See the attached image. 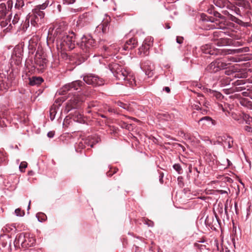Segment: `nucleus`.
I'll return each instance as SVG.
<instances>
[{
  "label": "nucleus",
  "instance_id": "nucleus-46",
  "mask_svg": "<svg viewBox=\"0 0 252 252\" xmlns=\"http://www.w3.org/2000/svg\"><path fill=\"white\" fill-rule=\"evenodd\" d=\"M249 50L248 47H245L242 48H240L236 50V53H242V52H247Z\"/></svg>",
  "mask_w": 252,
  "mask_h": 252
},
{
  "label": "nucleus",
  "instance_id": "nucleus-42",
  "mask_svg": "<svg viewBox=\"0 0 252 252\" xmlns=\"http://www.w3.org/2000/svg\"><path fill=\"white\" fill-rule=\"evenodd\" d=\"M15 215L17 216L22 217L25 215V212L22 211L20 208L16 209L15 210Z\"/></svg>",
  "mask_w": 252,
  "mask_h": 252
},
{
  "label": "nucleus",
  "instance_id": "nucleus-64",
  "mask_svg": "<svg viewBox=\"0 0 252 252\" xmlns=\"http://www.w3.org/2000/svg\"><path fill=\"white\" fill-rule=\"evenodd\" d=\"M165 28L167 29H169L170 28V27L169 25V24H166L165 25Z\"/></svg>",
  "mask_w": 252,
  "mask_h": 252
},
{
  "label": "nucleus",
  "instance_id": "nucleus-63",
  "mask_svg": "<svg viewBox=\"0 0 252 252\" xmlns=\"http://www.w3.org/2000/svg\"><path fill=\"white\" fill-rule=\"evenodd\" d=\"M57 8L59 11H61L62 6L60 4H58L57 6Z\"/></svg>",
  "mask_w": 252,
  "mask_h": 252
},
{
  "label": "nucleus",
  "instance_id": "nucleus-27",
  "mask_svg": "<svg viewBox=\"0 0 252 252\" xmlns=\"http://www.w3.org/2000/svg\"><path fill=\"white\" fill-rule=\"evenodd\" d=\"M17 230L16 227L13 224H6L2 228L3 233H15Z\"/></svg>",
  "mask_w": 252,
  "mask_h": 252
},
{
  "label": "nucleus",
  "instance_id": "nucleus-43",
  "mask_svg": "<svg viewBox=\"0 0 252 252\" xmlns=\"http://www.w3.org/2000/svg\"><path fill=\"white\" fill-rule=\"evenodd\" d=\"M27 167V163L25 161H22L21 162L19 165V169L22 172L24 171V169Z\"/></svg>",
  "mask_w": 252,
  "mask_h": 252
},
{
  "label": "nucleus",
  "instance_id": "nucleus-45",
  "mask_svg": "<svg viewBox=\"0 0 252 252\" xmlns=\"http://www.w3.org/2000/svg\"><path fill=\"white\" fill-rule=\"evenodd\" d=\"M76 0H63V3L64 5H69L73 4Z\"/></svg>",
  "mask_w": 252,
  "mask_h": 252
},
{
  "label": "nucleus",
  "instance_id": "nucleus-35",
  "mask_svg": "<svg viewBox=\"0 0 252 252\" xmlns=\"http://www.w3.org/2000/svg\"><path fill=\"white\" fill-rule=\"evenodd\" d=\"M201 17L202 21L204 22H211L212 23L215 22V18L212 17H208L204 14H202Z\"/></svg>",
  "mask_w": 252,
  "mask_h": 252
},
{
  "label": "nucleus",
  "instance_id": "nucleus-25",
  "mask_svg": "<svg viewBox=\"0 0 252 252\" xmlns=\"http://www.w3.org/2000/svg\"><path fill=\"white\" fill-rule=\"evenodd\" d=\"M207 108H201L199 112L194 111L192 113V117L195 121H197V117H200L202 115H206L209 111V110L207 109Z\"/></svg>",
  "mask_w": 252,
  "mask_h": 252
},
{
  "label": "nucleus",
  "instance_id": "nucleus-32",
  "mask_svg": "<svg viewBox=\"0 0 252 252\" xmlns=\"http://www.w3.org/2000/svg\"><path fill=\"white\" fill-rule=\"evenodd\" d=\"M230 19L236 23L237 24L241 25V26H244V27H247L248 26V23H245L243 21H242V20L238 19L237 18L235 17V16H231V18H230Z\"/></svg>",
  "mask_w": 252,
  "mask_h": 252
},
{
  "label": "nucleus",
  "instance_id": "nucleus-22",
  "mask_svg": "<svg viewBox=\"0 0 252 252\" xmlns=\"http://www.w3.org/2000/svg\"><path fill=\"white\" fill-rule=\"evenodd\" d=\"M196 101L200 106H203L206 108H208L209 102L206 100V98L203 95L198 94L196 97Z\"/></svg>",
  "mask_w": 252,
  "mask_h": 252
},
{
  "label": "nucleus",
  "instance_id": "nucleus-54",
  "mask_svg": "<svg viewBox=\"0 0 252 252\" xmlns=\"http://www.w3.org/2000/svg\"><path fill=\"white\" fill-rule=\"evenodd\" d=\"M193 108L194 109H195L197 110L196 112H199L201 107L199 104V105L195 104L193 106Z\"/></svg>",
  "mask_w": 252,
  "mask_h": 252
},
{
  "label": "nucleus",
  "instance_id": "nucleus-53",
  "mask_svg": "<svg viewBox=\"0 0 252 252\" xmlns=\"http://www.w3.org/2000/svg\"><path fill=\"white\" fill-rule=\"evenodd\" d=\"M245 130L249 132H252V127L247 126H245Z\"/></svg>",
  "mask_w": 252,
  "mask_h": 252
},
{
  "label": "nucleus",
  "instance_id": "nucleus-48",
  "mask_svg": "<svg viewBox=\"0 0 252 252\" xmlns=\"http://www.w3.org/2000/svg\"><path fill=\"white\" fill-rule=\"evenodd\" d=\"M50 119L52 121H53L55 118V110L54 109L51 108L50 110Z\"/></svg>",
  "mask_w": 252,
  "mask_h": 252
},
{
  "label": "nucleus",
  "instance_id": "nucleus-14",
  "mask_svg": "<svg viewBox=\"0 0 252 252\" xmlns=\"http://www.w3.org/2000/svg\"><path fill=\"white\" fill-rule=\"evenodd\" d=\"M153 38L151 37H147L144 41L143 44L139 49L140 54H146L149 48L152 46Z\"/></svg>",
  "mask_w": 252,
  "mask_h": 252
},
{
  "label": "nucleus",
  "instance_id": "nucleus-44",
  "mask_svg": "<svg viewBox=\"0 0 252 252\" xmlns=\"http://www.w3.org/2000/svg\"><path fill=\"white\" fill-rule=\"evenodd\" d=\"M231 116L234 120H235L237 121L241 122L242 119H241L240 116L238 115L237 114H236L234 113H232L231 114Z\"/></svg>",
  "mask_w": 252,
  "mask_h": 252
},
{
  "label": "nucleus",
  "instance_id": "nucleus-58",
  "mask_svg": "<svg viewBox=\"0 0 252 252\" xmlns=\"http://www.w3.org/2000/svg\"><path fill=\"white\" fill-rule=\"evenodd\" d=\"M47 136L49 138H52L54 137V132H53V131H49V132H48L47 133Z\"/></svg>",
  "mask_w": 252,
  "mask_h": 252
},
{
  "label": "nucleus",
  "instance_id": "nucleus-41",
  "mask_svg": "<svg viewBox=\"0 0 252 252\" xmlns=\"http://www.w3.org/2000/svg\"><path fill=\"white\" fill-rule=\"evenodd\" d=\"M242 94L244 96L250 97L252 99V91L248 89L246 91L243 92Z\"/></svg>",
  "mask_w": 252,
  "mask_h": 252
},
{
  "label": "nucleus",
  "instance_id": "nucleus-4",
  "mask_svg": "<svg viewBox=\"0 0 252 252\" xmlns=\"http://www.w3.org/2000/svg\"><path fill=\"white\" fill-rule=\"evenodd\" d=\"M96 46V42L91 35H84L81 38L80 47L85 53V57H88L91 54H93V50Z\"/></svg>",
  "mask_w": 252,
  "mask_h": 252
},
{
  "label": "nucleus",
  "instance_id": "nucleus-60",
  "mask_svg": "<svg viewBox=\"0 0 252 252\" xmlns=\"http://www.w3.org/2000/svg\"><path fill=\"white\" fill-rule=\"evenodd\" d=\"M4 125L3 121L0 118V127H3Z\"/></svg>",
  "mask_w": 252,
  "mask_h": 252
},
{
  "label": "nucleus",
  "instance_id": "nucleus-51",
  "mask_svg": "<svg viewBox=\"0 0 252 252\" xmlns=\"http://www.w3.org/2000/svg\"><path fill=\"white\" fill-rule=\"evenodd\" d=\"M163 177H164V173L163 172H159V181L160 184L163 183Z\"/></svg>",
  "mask_w": 252,
  "mask_h": 252
},
{
  "label": "nucleus",
  "instance_id": "nucleus-11",
  "mask_svg": "<svg viewBox=\"0 0 252 252\" xmlns=\"http://www.w3.org/2000/svg\"><path fill=\"white\" fill-rule=\"evenodd\" d=\"M26 237V233H21L17 234L13 242L14 247L15 248H18L21 246L22 248H24Z\"/></svg>",
  "mask_w": 252,
  "mask_h": 252
},
{
  "label": "nucleus",
  "instance_id": "nucleus-49",
  "mask_svg": "<svg viewBox=\"0 0 252 252\" xmlns=\"http://www.w3.org/2000/svg\"><path fill=\"white\" fill-rule=\"evenodd\" d=\"M213 15L215 17H218V18H220V19H224V17L223 16L221 15L220 13L219 12H217V11H215Z\"/></svg>",
  "mask_w": 252,
  "mask_h": 252
},
{
  "label": "nucleus",
  "instance_id": "nucleus-61",
  "mask_svg": "<svg viewBox=\"0 0 252 252\" xmlns=\"http://www.w3.org/2000/svg\"><path fill=\"white\" fill-rule=\"evenodd\" d=\"M147 224L149 226H154V222L152 221H149V223H148Z\"/></svg>",
  "mask_w": 252,
  "mask_h": 252
},
{
  "label": "nucleus",
  "instance_id": "nucleus-50",
  "mask_svg": "<svg viewBox=\"0 0 252 252\" xmlns=\"http://www.w3.org/2000/svg\"><path fill=\"white\" fill-rule=\"evenodd\" d=\"M194 246L198 248V249H199L200 250L203 249L204 248H205V247H206V246L205 245L200 244L198 243H195L194 244Z\"/></svg>",
  "mask_w": 252,
  "mask_h": 252
},
{
  "label": "nucleus",
  "instance_id": "nucleus-62",
  "mask_svg": "<svg viewBox=\"0 0 252 252\" xmlns=\"http://www.w3.org/2000/svg\"><path fill=\"white\" fill-rule=\"evenodd\" d=\"M219 191L221 194H227V192L225 190H220Z\"/></svg>",
  "mask_w": 252,
  "mask_h": 252
},
{
  "label": "nucleus",
  "instance_id": "nucleus-29",
  "mask_svg": "<svg viewBox=\"0 0 252 252\" xmlns=\"http://www.w3.org/2000/svg\"><path fill=\"white\" fill-rule=\"evenodd\" d=\"M35 240L32 237H30L28 233H27L26 239L25 242L24 248H27L33 246Z\"/></svg>",
  "mask_w": 252,
  "mask_h": 252
},
{
  "label": "nucleus",
  "instance_id": "nucleus-34",
  "mask_svg": "<svg viewBox=\"0 0 252 252\" xmlns=\"http://www.w3.org/2000/svg\"><path fill=\"white\" fill-rule=\"evenodd\" d=\"M236 4L244 8L249 7V2L246 0H238Z\"/></svg>",
  "mask_w": 252,
  "mask_h": 252
},
{
  "label": "nucleus",
  "instance_id": "nucleus-18",
  "mask_svg": "<svg viewBox=\"0 0 252 252\" xmlns=\"http://www.w3.org/2000/svg\"><path fill=\"white\" fill-rule=\"evenodd\" d=\"M0 27L3 29V32H10L13 28L9 19H2L0 21Z\"/></svg>",
  "mask_w": 252,
  "mask_h": 252
},
{
  "label": "nucleus",
  "instance_id": "nucleus-23",
  "mask_svg": "<svg viewBox=\"0 0 252 252\" xmlns=\"http://www.w3.org/2000/svg\"><path fill=\"white\" fill-rule=\"evenodd\" d=\"M29 84L31 86L39 85L43 82V79L41 77H32L29 78Z\"/></svg>",
  "mask_w": 252,
  "mask_h": 252
},
{
  "label": "nucleus",
  "instance_id": "nucleus-21",
  "mask_svg": "<svg viewBox=\"0 0 252 252\" xmlns=\"http://www.w3.org/2000/svg\"><path fill=\"white\" fill-rule=\"evenodd\" d=\"M137 44V41L134 38H131L127 40L124 45V50H128L134 48Z\"/></svg>",
  "mask_w": 252,
  "mask_h": 252
},
{
  "label": "nucleus",
  "instance_id": "nucleus-31",
  "mask_svg": "<svg viewBox=\"0 0 252 252\" xmlns=\"http://www.w3.org/2000/svg\"><path fill=\"white\" fill-rule=\"evenodd\" d=\"M118 106L123 108V109L126 110L127 111H130L131 107L128 104L123 103L121 101H118L116 102Z\"/></svg>",
  "mask_w": 252,
  "mask_h": 252
},
{
  "label": "nucleus",
  "instance_id": "nucleus-26",
  "mask_svg": "<svg viewBox=\"0 0 252 252\" xmlns=\"http://www.w3.org/2000/svg\"><path fill=\"white\" fill-rule=\"evenodd\" d=\"M72 119L74 121L79 123H84L85 122L83 115L77 111H75L74 114L72 115Z\"/></svg>",
  "mask_w": 252,
  "mask_h": 252
},
{
  "label": "nucleus",
  "instance_id": "nucleus-24",
  "mask_svg": "<svg viewBox=\"0 0 252 252\" xmlns=\"http://www.w3.org/2000/svg\"><path fill=\"white\" fill-rule=\"evenodd\" d=\"M213 3L220 8H223L229 6V1L228 0H213Z\"/></svg>",
  "mask_w": 252,
  "mask_h": 252
},
{
  "label": "nucleus",
  "instance_id": "nucleus-59",
  "mask_svg": "<svg viewBox=\"0 0 252 252\" xmlns=\"http://www.w3.org/2000/svg\"><path fill=\"white\" fill-rule=\"evenodd\" d=\"M163 91H165L167 93H169L170 92V89L168 87H165L163 88Z\"/></svg>",
  "mask_w": 252,
  "mask_h": 252
},
{
  "label": "nucleus",
  "instance_id": "nucleus-15",
  "mask_svg": "<svg viewBox=\"0 0 252 252\" xmlns=\"http://www.w3.org/2000/svg\"><path fill=\"white\" fill-rule=\"evenodd\" d=\"M34 63L36 67L39 66L38 69H43L46 66L47 60L42 56L36 54L34 58Z\"/></svg>",
  "mask_w": 252,
  "mask_h": 252
},
{
  "label": "nucleus",
  "instance_id": "nucleus-36",
  "mask_svg": "<svg viewBox=\"0 0 252 252\" xmlns=\"http://www.w3.org/2000/svg\"><path fill=\"white\" fill-rule=\"evenodd\" d=\"M26 5L24 0H17L15 7L18 9L22 8Z\"/></svg>",
  "mask_w": 252,
  "mask_h": 252
},
{
  "label": "nucleus",
  "instance_id": "nucleus-33",
  "mask_svg": "<svg viewBox=\"0 0 252 252\" xmlns=\"http://www.w3.org/2000/svg\"><path fill=\"white\" fill-rule=\"evenodd\" d=\"M198 123V124H200L201 123H202V125H205V122H211L212 121V119L211 117L209 116H204L201 117L197 121Z\"/></svg>",
  "mask_w": 252,
  "mask_h": 252
},
{
  "label": "nucleus",
  "instance_id": "nucleus-40",
  "mask_svg": "<svg viewBox=\"0 0 252 252\" xmlns=\"http://www.w3.org/2000/svg\"><path fill=\"white\" fill-rule=\"evenodd\" d=\"M6 157L3 152L0 151V164L4 163L6 160Z\"/></svg>",
  "mask_w": 252,
  "mask_h": 252
},
{
  "label": "nucleus",
  "instance_id": "nucleus-19",
  "mask_svg": "<svg viewBox=\"0 0 252 252\" xmlns=\"http://www.w3.org/2000/svg\"><path fill=\"white\" fill-rule=\"evenodd\" d=\"M201 50L202 53L205 54H209L211 55H217L219 53V51L212 48L211 46L209 44H206L201 47Z\"/></svg>",
  "mask_w": 252,
  "mask_h": 252
},
{
  "label": "nucleus",
  "instance_id": "nucleus-39",
  "mask_svg": "<svg viewBox=\"0 0 252 252\" xmlns=\"http://www.w3.org/2000/svg\"><path fill=\"white\" fill-rule=\"evenodd\" d=\"M36 217L37 218L38 220L40 222H42L45 220V218H46V216L43 213H38L36 214Z\"/></svg>",
  "mask_w": 252,
  "mask_h": 252
},
{
  "label": "nucleus",
  "instance_id": "nucleus-5",
  "mask_svg": "<svg viewBox=\"0 0 252 252\" xmlns=\"http://www.w3.org/2000/svg\"><path fill=\"white\" fill-rule=\"evenodd\" d=\"M228 64L224 63L222 60L218 59L214 60L205 68V72L215 73L227 67Z\"/></svg>",
  "mask_w": 252,
  "mask_h": 252
},
{
  "label": "nucleus",
  "instance_id": "nucleus-30",
  "mask_svg": "<svg viewBox=\"0 0 252 252\" xmlns=\"http://www.w3.org/2000/svg\"><path fill=\"white\" fill-rule=\"evenodd\" d=\"M6 13V7L4 3L0 4V21L4 18Z\"/></svg>",
  "mask_w": 252,
  "mask_h": 252
},
{
  "label": "nucleus",
  "instance_id": "nucleus-8",
  "mask_svg": "<svg viewBox=\"0 0 252 252\" xmlns=\"http://www.w3.org/2000/svg\"><path fill=\"white\" fill-rule=\"evenodd\" d=\"M82 102L83 100L78 95L74 94L67 103L66 106L68 108V111L73 109L78 108Z\"/></svg>",
  "mask_w": 252,
  "mask_h": 252
},
{
  "label": "nucleus",
  "instance_id": "nucleus-52",
  "mask_svg": "<svg viewBox=\"0 0 252 252\" xmlns=\"http://www.w3.org/2000/svg\"><path fill=\"white\" fill-rule=\"evenodd\" d=\"M215 11L216 10H215L214 6H212L207 10V11L209 13L213 15L214 14Z\"/></svg>",
  "mask_w": 252,
  "mask_h": 252
},
{
  "label": "nucleus",
  "instance_id": "nucleus-17",
  "mask_svg": "<svg viewBox=\"0 0 252 252\" xmlns=\"http://www.w3.org/2000/svg\"><path fill=\"white\" fill-rule=\"evenodd\" d=\"M226 7L229 9V11L224 10L223 11V13L225 15H228L230 17V18H231V16H234V14H236V15H240L241 14L239 8L234 5H230V3H229V6Z\"/></svg>",
  "mask_w": 252,
  "mask_h": 252
},
{
  "label": "nucleus",
  "instance_id": "nucleus-2",
  "mask_svg": "<svg viewBox=\"0 0 252 252\" xmlns=\"http://www.w3.org/2000/svg\"><path fill=\"white\" fill-rule=\"evenodd\" d=\"M109 68L117 80L124 81L126 84H128L131 86L136 85V81L133 75L119 64L113 63L111 64Z\"/></svg>",
  "mask_w": 252,
  "mask_h": 252
},
{
  "label": "nucleus",
  "instance_id": "nucleus-6",
  "mask_svg": "<svg viewBox=\"0 0 252 252\" xmlns=\"http://www.w3.org/2000/svg\"><path fill=\"white\" fill-rule=\"evenodd\" d=\"M83 84L84 83L80 80L72 82L63 86L59 91V93L60 94L64 95L69 91L71 92L69 94L72 93L73 91H79V90H81Z\"/></svg>",
  "mask_w": 252,
  "mask_h": 252
},
{
  "label": "nucleus",
  "instance_id": "nucleus-57",
  "mask_svg": "<svg viewBox=\"0 0 252 252\" xmlns=\"http://www.w3.org/2000/svg\"><path fill=\"white\" fill-rule=\"evenodd\" d=\"M94 105L93 103H90L88 104V109L87 110V113H90L91 112V110L90 109L92 107H94Z\"/></svg>",
  "mask_w": 252,
  "mask_h": 252
},
{
  "label": "nucleus",
  "instance_id": "nucleus-3",
  "mask_svg": "<svg viewBox=\"0 0 252 252\" xmlns=\"http://www.w3.org/2000/svg\"><path fill=\"white\" fill-rule=\"evenodd\" d=\"M76 36L73 32L64 34L61 38L58 46L63 51L71 50L74 48Z\"/></svg>",
  "mask_w": 252,
  "mask_h": 252
},
{
  "label": "nucleus",
  "instance_id": "nucleus-13",
  "mask_svg": "<svg viewBox=\"0 0 252 252\" xmlns=\"http://www.w3.org/2000/svg\"><path fill=\"white\" fill-rule=\"evenodd\" d=\"M22 54L19 49H15L11 55V62L16 65H19L22 62Z\"/></svg>",
  "mask_w": 252,
  "mask_h": 252
},
{
  "label": "nucleus",
  "instance_id": "nucleus-1",
  "mask_svg": "<svg viewBox=\"0 0 252 252\" xmlns=\"http://www.w3.org/2000/svg\"><path fill=\"white\" fill-rule=\"evenodd\" d=\"M52 3V0H46L42 4L35 6V8L32 9V13H29L27 16L26 21L28 25H29L31 23V25L34 27L40 25L45 15L43 10L45 9L49 5H51Z\"/></svg>",
  "mask_w": 252,
  "mask_h": 252
},
{
  "label": "nucleus",
  "instance_id": "nucleus-16",
  "mask_svg": "<svg viewBox=\"0 0 252 252\" xmlns=\"http://www.w3.org/2000/svg\"><path fill=\"white\" fill-rule=\"evenodd\" d=\"M0 245L3 248H6L8 250H11V240L9 235H0Z\"/></svg>",
  "mask_w": 252,
  "mask_h": 252
},
{
  "label": "nucleus",
  "instance_id": "nucleus-56",
  "mask_svg": "<svg viewBox=\"0 0 252 252\" xmlns=\"http://www.w3.org/2000/svg\"><path fill=\"white\" fill-rule=\"evenodd\" d=\"M29 27V25L28 26V23L26 21V20L25 21V23L23 24V26H22V29L23 30H27V28Z\"/></svg>",
  "mask_w": 252,
  "mask_h": 252
},
{
  "label": "nucleus",
  "instance_id": "nucleus-55",
  "mask_svg": "<svg viewBox=\"0 0 252 252\" xmlns=\"http://www.w3.org/2000/svg\"><path fill=\"white\" fill-rule=\"evenodd\" d=\"M183 38L182 37L177 36L176 38V42L179 44H181L183 42Z\"/></svg>",
  "mask_w": 252,
  "mask_h": 252
},
{
  "label": "nucleus",
  "instance_id": "nucleus-38",
  "mask_svg": "<svg viewBox=\"0 0 252 252\" xmlns=\"http://www.w3.org/2000/svg\"><path fill=\"white\" fill-rule=\"evenodd\" d=\"M173 168L176 170L179 174H181L182 173V168L180 164L178 163L174 164L173 165Z\"/></svg>",
  "mask_w": 252,
  "mask_h": 252
},
{
  "label": "nucleus",
  "instance_id": "nucleus-28",
  "mask_svg": "<svg viewBox=\"0 0 252 252\" xmlns=\"http://www.w3.org/2000/svg\"><path fill=\"white\" fill-rule=\"evenodd\" d=\"M240 103L242 106L249 109H252V101L247 98H243L240 99Z\"/></svg>",
  "mask_w": 252,
  "mask_h": 252
},
{
  "label": "nucleus",
  "instance_id": "nucleus-7",
  "mask_svg": "<svg viewBox=\"0 0 252 252\" xmlns=\"http://www.w3.org/2000/svg\"><path fill=\"white\" fill-rule=\"evenodd\" d=\"M83 80L87 84L93 86H101L104 83V81L102 78L92 74L85 75Z\"/></svg>",
  "mask_w": 252,
  "mask_h": 252
},
{
  "label": "nucleus",
  "instance_id": "nucleus-10",
  "mask_svg": "<svg viewBox=\"0 0 252 252\" xmlns=\"http://www.w3.org/2000/svg\"><path fill=\"white\" fill-rule=\"evenodd\" d=\"M99 141L100 138L97 136H94L93 137L90 138L89 141L82 140L78 144V149H83L85 148L86 147V145L90 146L91 147H93L94 145L98 143Z\"/></svg>",
  "mask_w": 252,
  "mask_h": 252
},
{
  "label": "nucleus",
  "instance_id": "nucleus-47",
  "mask_svg": "<svg viewBox=\"0 0 252 252\" xmlns=\"http://www.w3.org/2000/svg\"><path fill=\"white\" fill-rule=\"evenodd\" d=\"M212 94H213V96H215L217 98H220L222 97V94L217 91H212Z\"/></svg>",
  "mask_w": 252,
  "mask_h": 252
},
{
  "label": "nucleus",
  "instance_id": "nucleus-9",
  "mask_svg": "<svg viewBox=\"0 0 252 252\" xmlns=\"http://www.w3.org/2000/svg\"><path fill=\"white\" fill-rule=\"evenodd\" d=\"M217 142L222 145L224 148L227 147L228 149H230L233 146V138L227 135L218 137Z\"/></svg>",
  "mask_w": 252,
  "mask_h": 252
},
{
  "label": "nucleus",
  "instance_id": "nucleus-12",
  "mask_svg": "<svg viewBox=\"0 0 252 252\" xmlns=\"http://www.w3.org/2000/svg\"><path fill=\"white\" fill-rule=\"evenodd\" d=\"M141 68L145 72V74L148 75L149 77L153 76V71L154 69V66L150 61H147L143 62L141 64Z\"/></svg>",
  "mask_w": 252,
  "mask_h": 252
},
{
  "label": "nucleus",
  "instance_id": "nucleus-37",
  "mask_svg": "<svg viewBox=\"0 0 252 252\" xmlns=\"http://www.w3.org/2000/svg\"><path fill=\"white\" fill-rule=\"evenodd\" d=\"M243 119L246 121L247 124H250L252 123V117L248 114H243Z\"/></svg>",
  "mask_w": 252,
  "mask_h": 252
},
{
  "label": "nucleus",
  "instance_id": "nucleus-20",
  "mask_svg": "<svg viewBox=\"0 0 252 252\" xmlns=\"http://www.w3.org/2000/svg\"><path fill=\"white\" fill-rule=\"evenodd\" d=\"M109 29V23L108 20L102 21V22L96 27L98 32L101 31L103 33H106Z\"/></svg>",
  "mask_w": 252,
  "mask_h": 252
}]
</instances>
